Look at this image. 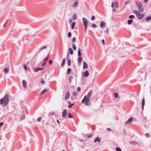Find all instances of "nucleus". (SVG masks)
<instances>
[{"instance_id":"40","label":"nucleus","mask_w":151,"mask_h":151,"mask_svg":"<svg viewBox=\"0 0 151 151\" xmlns=\"http://www.w3.org/2000/svg\"><path fill=\"white\" fill-rule=\"evenodd\" d=\"M134 16L133 15H130L129 16V17L130 19H134Z\"/></svg>"},{"instance_id":"60","label":"nucleus","mask_w":151,"mask_h":151,"mask_svg":"<svg viewBox=\"0 0 151 151\" xmlns=\"http://www.w3.org/2000/svg\"><path fill=\"white\" fill-rule=\"evenodd\" d=\"M72 22V20L71 19H70L69 20H68V22L69 23H71Z\"/></svg>"},{"instance_id":"10","label":"nucleus","mask_w":151,"mask_h":151,"mask_svg":"<svg viewBox=\"0 0 151 151\" xmlns=\"http://www.w3.org/2000/svg\"><path fill=\"white\" fill-rule=\"evenodd\" d=\"M136 4L137 6L138 7V8L142 6L141 3L139 1H137L136 2Z\"/></svg>"},{"instance_id":"62","label":"nucleus","mask_w":151,"mask_h":151,"mask_svg":"<svg viewBox=\"0 0 151 151\" xmlns=\"http://www.w3.org/2000/svg\"><path fill=\"white\" fill-rule=\"evenodd\" d=\"M92 135H93V134H89V135H88V138H90V137H92Z\"/></svg>"},{"instance_id":"1","label":"nucleus","mask_w":151,"mask_h":151,"mask_svg":"<svg viewBox=\"0 0 151 151\" xmlns=\"http://www.w3.org/2000/svg\"><path fill=\"white\" fill-rule=\"evenodd\" d=\"M0 101L1 104L3 105L4 106H6L9 101L8 95L7 94H6L4 96L0 99Z\"/></svg>"},{"instance_id":"12","label":"nucleus","mask_w":151,"mask_h":151,"mask_svg":"<svg viewBox=\"0 0 151 151\" xmlns=\"http://www.w3.org/2000/svg\"><path fill=\"white\" fill-rule=\"evenodd\" d=\"M88 65L87 63L85 61H84L83 62V69H85L87 68Z\"/></svg>"},{"instance_id":"37","label":"nucleus","mask_w":151,"mask_h":151,"mask_svg":"<svg viewBox=\"0 0 151 151\" xmlns=\"http://www.w3.org/2000/svg\"><path fill=\"white\" fill-rule=\"evenodd\" d=\"M34 70L35 72H37L39 70V68H34Z\"/></svg>"},{"instance_id":"2","label":"nucleus","mask_w":151,"mask_h":151,"mask_svg":"<svg viewBox=\"0 0 151 151\" xmlns=\"http://www.w3.org/2000/svg\"><path fill=\"white\" fill-rule=\"evenodd\" d=\"M132 12L135 14L137 17L139 19H142L145 16L144 14H140L136 10H133L132 11Z\"/></svg>"},{"instance_id":"57","label":"nucleus","mask_w":151,"mask_h":151,"mask_svg":"<svg viewBox=\"0 0 151 151\" xmlns=\"http://www.w3.org/2000/svg\"><path fill=\"white\" fill-rule=\"evenodd\" d=\"M114 6V3L112 2L111 3V7L112 8H113Z\"/></svg>"},{"instance_id":"31","label":"nucleus","mask_w":151,"mask_h":151,"mask_svg":"<svg viewBox=\"0 0 151 151\" xmlns=\"http://www.w3.org/2000/svg\"><path fill=\"white\" fill-rule=\"evenodd\" d=\"M71 64V60L70 59H68V66L70 65Z\"/></svg>"},{"instance_id":"22","label":"nucleus","mask_w":151,"mask_h":151,"mask_svg":"<svg viewBox=\"0 0 151 151\" xmlns=\"http://www.w3.org/2000/svg\"><path fill=\"white\" fill-rule=\"evenodd\" d=\"M75 22H73L71 24V28L72 29H74V26L75 24Z\"/></svg>"},{"instance_id":"28","label":"nucleus","mask_w":151,"mask_h":151,"mask_svg":"<svg viewBox=\"0 0 151 151\" xmlns=\"http://www.w3.org/2000/svg\"><path fill=\"white\" fill-rule=\"evenodd\" d=\"M72 48H73V49L74 50H76V45L74 44H72Z\"/></svg>"},{"instance_id":"53","label":"nucleus","mask_w":151,"mask_h":151,"mask_svg":"<svg viewBox=\"0 0 151 151\" xmlns=\"http://www.w3.org/2000/svg\"><path fill=\"white\" fill-rule=\"evenodd\" d=\"M129 2V1H125V3H124V5H127V4H128Z\"/></svg>"},{"instance_id":"7","label":"nucleus","mask_w":151,"mask_h":151,"mask_svg":"<svg viewBox=\"0 0 151 151\" xmlns=\"http://www.w3.org/2000/svg\"><path fill=\"white\" fill-rule=\"evenodd\" d=\"M133 121V119H132L131 118H129L128 120H127V121H126L125 124L126 125L127 124H130L132 121Z\"/></svg>"},{"instance_id":"32","label":"nucleus","mask_w":151,"mask_h":151,"mask_svg":"<svg viewBox=\"0 0 151 151\" xmlns=\"http://www.w3.org/2000/svg\"><path fill=\"white\" fill-rule=\"evenodd\" d=\"M47 91L46 89H44L42 91L41 93V95H42L44 94L45 92Z\"/></svg>"},{"instance_id":"27","label":"nucleus","mask_w":151,"mask_h":151,"mask_svg":"<svg viewBox=\"0 0 151 151\" xmlns=\"http://www.w3.org/2000/svg\"><path fill=\"white\" fill-rule=\"evenodd\" d=\"M146 20L148 21L149 20H151V15L150 16L147 17L146 18Z\"/></svg>"},{"instance_id":"29","label":"nucleus","mask_w":151,"mask_h":151,"mask_svg":"<svg viewBox=\"0 0 151 151\" xmlns=\"http://www.w3.org/2000/svg\"><path fill=\"white\" fill-rule=\"evenodd\" d=\"M71 68H69L68 69L67 71V74H69L71 72Z\"/></svg>"},{"instance_id":"5","label":"nucleus","mask_w":151,"mask_h":151,"mask_svg":"<svg viewBox=\"0 0 151 151\" xmlns=\"http://www.w3.org/2000/svg\"><path fill=\"white\" fill-rule=\"evenodd\" d=\"M82 21L83 22V23L84 25V32H86V29L87 27V21L86 18L85 17H83L82 18Z\"/></svg>"},{"instance_id":"42","label":"nucleus","mask_w":151,"mask_h":151,"mask_svg":"<svg viewBox=\"0 0 151 151\" xmlns=\"http://www.w3.org/2000/svg\"><path fill=\"white\" fill-rule=\"evenodd\" d=\"M47 48V47L46 46H44L40 49V51L42 50L43 49H46Z\"/></svg>"},{"instance_id":"11","label":"nucleus","mask_w":151,"mask_h":151,"mask_svg":"<svg viewBox=\"0 0 151 151\" xmlns=\"http://www.w3.org/2000/svg\"><path fill=\"white\" fill-rule=\"evenodd\" d=\"M70 96V94L68 92H66L65 97V99L66 100L68 99L69 97Z\"/></svg>"},{"instance_id":"45","label":"nucleus","mask_w":151,"mask_h":151,"mask_svg":"<svg viewBox=\"0 0 151 151\" xmlns=\"http://www.w3.org/2000/svg\"><path fill=\"white\" fill-rule=\"evenodd\" d=\"M76 39L75 37H73V38L72 39V42H76Z\"/></svg>"},{"instance_id":"20","label":"nucleus","mask_w":151,"mask_h":151,"mask_svg":"<svg viewBox=\"0 0 151 151\" xmlns=\"http://www.w3.org/2000/svg\"><path fill=\"white\" fill-rule=\"evenodd\" d=\"M68 50L69 53L71 55H72L73 54V51L71 48H69L68 49Z\"/></svg>"},{"instance_id":"6","label":"nucleus","mask_w":151,"mask_h":151,"mask_svg":"<svg viewBox=\"0 0 151 151\" xmlns=\"http://www.w3.org/2000/svg\"><path fill=\"white\" fill-rule=\"evenodd\" d=\"M100 26L101 28H104L106 27V24L104 22L102 21L100 24Z\"/></svg>"},{"instance_id":"34","label":"nucleus","mask_w":151,"mask_h":151,"mask_svg":"<svg viewBox=\"0 0 151 151\" xmlns=\"http://www.w3.org/2000/svg\"><path fill=\"white\" fill-rule=\"evenodd\" d=\"M73 117V116L70 113H69L68 114V117L69 118H71Z\"/></svg>"},{"instance_id":"8","label":"nucleus","mask_w":151,"mask_h":151,"mask_svg":"<svg viewBox=\"0 0 151 151\" xmlns=\"http://www.w3.org/2000/svg\"><path fill=\"white\" fill-rule=\"evenodd\" d=\"M22 83L23 87L24 88H26L27 86V83L26 81L24 80L22 81Z\"/></svg>"},{"instance_id":"39","label":"nucleus","mask_w":151,"mask_h":151,"mask_svg":"<svg viewBox=\"0 0 151 151\" xmlns=\"http://www.w3.org/2000/svg\"><path fill=\"white\" fill-rule=\"evenodd\" d=\"M116 151H122L121 149L119 147H116Z\"/></svg>"},{"instance_id":"61","label":"nucleus","mask_w":151,"mask_h":151,"mask_svg":"<svg viewBox=\"0 0 151 151\" xmlns=\"http://www.w3.org/2000/svg\"><path fill=\"white\" fill-rule=\"evenodd\" d=\"M101 41L102 42V44H103V45H104V44H105V42H104V40L102 39V40H101Z\"/></svg>"},{"instance_id":"4","label":"nucleus","mask_w":151,"mask_h":151,"mask_svg":"<svg viewBox=\"0 0 151 151\" xmlns=\"http://www.w3.org/2000/svg\"><path fill=\"white\" fill-rule=\"evenodd\" d=\"M89 99L86 96H85L84 99L82 101V103H84V104L86 106H88L89 104H88V101H89Z\"/></svg>"},{"instance_id":"35","label":"nucleus","mask_w":151,"mask_h":151,"mask_svg":"<svg viewBox=\"0 0 151 151\" xmlns=\"http://www.w3.org/2000/svg\"><path fill=\"white\" fill-rule=\"evenodd\" d=\"M145 136L147 138H149L150 137V134L148 133H146L145 134Z\"/></svg>"},{"instance_id":"19","label":"nucleus","mask_w":151,"mask_h":151,"mask_svg":"<svg viewBox=\"0 0 151 151\" xmlns=\"http://www.w3.org/2000/svg\"><path fill=\"white\" fill-rule=\"evenodd\" d=\"M138 8L139 11L141 12H142L144 11V9L142 7V6L140 7H139Z\"/></svg>"},{"instance_id":"47","label":"nucleus","mask_w":151,"mask_h":151,"mask_svg":"<svg viewBox=\"0 0 151 151\" xmlns=\"http://www.w3.org/2000/svg\"><path fill=\"white\" fill-rule=\"evenodd\" d=\"M48 59V56H47L43 60L44 61H47Z\"/></svg>"},{"instance_id":"9","label":"nucleus","mask_w":151,"mask_h":151,"mask_svg":"<svg viewBox=\"0 0 151 151\" xmlns=\"http://www.w3.org/2000/svg\"><path fill=\"white\" fill-rule=\"evenodd\" d=\"M145 104V99L144 98H143L142 100V110H143V109H144V106Z\"/></svg>"},{"instance_id":"50","label":"nucleus","mask_w":151,"mask_h":151,"mask_svg":"<svg viewBox=\"0 0 151 151\" xmlns=\"http://www.w3.org/2000/svg\"><path fill=\"white\" fill-rule=\"evenodd\" d=\"M92 27L93 28H96V24H93L92 25Z\"/></svg>"},{"instance_id":"21","label":"nucleus","mask_w":151,"mask_h":151,"mask_svg":"<svg viewBox=\"0 0 151 151\" xmlns=\"http://www.w3.org/2000/svg\"><path fill=\"white\" fill-rule=\"evenodd\" d=\"M89 73L88 71L87 70L86 71L84 74V76L86 77H87L89 76Z\"/></svg>"},{"instance_id":"36","label":"nucleus","mask_w":151,"mask_h":151,"mask_svg":"<svg viewBox=\"0 0 151 151\" xmlns=\"http://www.w3.org/2000/svg\"><path fill=\"white\" fill-rule=\"evenodd\" d=\"M114 4H115V5L116 6L115 8H118V2H117L115 1L114 2Z\"/></svg>"},{"instance_id":"13","label":"nucleus","mask_w":151,"mask_h":151,"mask_svg":"<svg viewBox=\"0 0 151 151\" xmlns=\"http://www.w3.org/2000/svg\"><path fill=\"white\" fill-rule=\"evenodd\" d=\"M67 114V110L66 109H65L63 110L62 113V117H64Z\"/></svg>"},{"instance_id":"58","label":"nucleus","mask_w":151,"mask_h":151,"mask_svg":"<svg viewBox=\"0 0 151 151\" xmlns=\"http://www.w3.org/2000/svg\"><path fill=\"white\" fill-rule=\"evenodd\" d=\"M44 68H45V67L42 68H39V70H42Z\"/></svg>"},{"instance_id":"46","label":"nucleus","mask_w":151,"mask_h":151,"mask_svg":"<svg viewBox=\"0 0 151 151\" xmlns=\"http://www.w3.org/2000/svg\"><path fill=\"white\" fill-rule=\"evenodd\" d=\"M74 104H70L68 106L69 108H71L72 106Z\"/></svg>"},{"instance_id":"49","label":"nucleus","mask_w":151,"mask_h":151,"mask_svg":"<svg viewBox=\"0 0 151 151\" xmlns=\"http://www.w3.org/2000/svg\"><path fill=\"white\" fill-rule=\"evenodd\" d=\"M95 19V17L93 15L91 17V20H93L94 19Z\"/></svg>"},{"instance_id":"15","label":"nucleus","mask_w":151,"mask_h":151,"mask_svg":"<svg viewBox=\"0 0 151 151\" xmlns=\"http://www.w3.org/2000/svg\"><path fill=\"white\" fill-rule=\"evenodd\" d=\"M92 91L91 90L88 93L87 95V96H86L87 97V98H88L89 97H90L91 96L92 94Z\"/></svg>"},{"instance_id":"24","label":"nucleus","mask_w":151,"mask_h":151,"mask_svg":"<svg viewBox=\"0 0 151 151\" xmlns=\"http://www.w3.org/2000/svg\"><path fill=\"white\" fill-rule=\"evenodd\" d=\"M79 57L78 58V63L80 62L82 59V58L81 56H78Z\"/></svg>"},{"instance_id":"51","label":"nucleus","mask_w":151,"mask_h":151,"mask_svg":"<svg viewBox=\"0 0 151 151\" xmlns=\"http://www.w3.org/2000/svg\"><path fill=\"white\" fill-rule=\"evenodd\" d=\"M23 67L26 70H27V68L26 64H24V65H23Z\"/></svg>"},{"instance_id":"26","label":"nucleus","mask_w":151,"mask_h":151,"mask_svg":"<svg viewBox=\"0 0 151 151\" xmlns=\"http://www.w3.org/2000/svg\"><path fill=\"white\" fill-rule=\"evenodd\" d=\"M76 17V15L75 13H74L72 17V19L73 20H74Z\"/></svg>"},{"instance_id":"43","label":"nucleus","mask_w":151,"mask_h":151,"mask_svg":"<svg viewBox=\"0 0 151 151\" xmlns=\"http://www.w3.org/2000/svg\"><path fill=\"white\" fill-rule=\"evenodd\" d=\"M42 118L41 117H39L37 120V121L38 122H40L41 121V120Z\"/></svg>"},{"instance_id":"3","label":"nucleus","mask_w":151,"mask_h":151,"mask_svg":"<svg viewBox=\"0 0 151 151\" xmlns=\"http://www.w3.org/2000/svg\"><path fill=\"white\" fill-rule=\"evenodd\" d=\"M147 75V72L145 70H141L139 76L141 79H145Z\"/></svg>"},{"instance_id":"14","label":"nucleus","mask_w":151,"mask_h":151,"mask_svg":"<svg viewBox=\"0 0 151 151\" xmlns=\"http://www.w3.org/2000/svg\"><path fill=\"white\" fill-rule=\"evenodd\" d=\"M129 144L131 145H136L137 144V142L135 141H131L129 142Z\"/></svg>"},{"instance_id":"64","label":"nucleus","mask_w":151,"mask_h":151,"mask_svg":"<svg viewBox=\"0 0 151 151\" xmlns=\"http://www.w3.org/2000/svg\"><path fill=\"white\" fill-rule=\"evenodd\" d=\"M108 32H109V30L108 29H107L106 30V32L107 33H108Z\"/></svg>"},{"instance_id":"48","label":"nucleus","mask_w":151,"mask_h":151,"mask_svg":"<svg viewBox=\"0 0 151 151\" xmlns=\"http://www.w3.org/2000/svg\"><path fill=\"white\" fill-rule=\"evenodd\" d=\"M71 33L70 32H69L68 33V37H70L71 36Z\"/></svg>"},{"instance_id":"54","label":"nucleus","mask_w":151,"mask_h":151,"mask_svg":"<svg viewBox=\"0 0 151 151\" xmlns=\"http://www.w3.org/2000/svg\"><path fill=\"white\" fill-rule=\"evenodd\" d=\"M81 88L80 87H78L77 88V91L78 92H79L81 90Z\"/></svg>"},{"instance_id":"41","label":"nucleus","mask_w":151,"mask_h":151,"mask_svg":"<svg viewBox=\"0 0 151 151\" xmlns=\"http://www.w3.org/2000/svg\"><path fill=\"white\" fill-rule=\"evenodd\" d=\"M114 96L116 98H117L118 97V94L116 93H114Z\"/></svg>"},{"instance_id":"23","label":"nucleus","mask_w":151,"mask_h":151,"mask_svg":"<svg viewBox=\"0 0 151 151\" xmlns=\"http://www.w3.org/2000/svg\"><path fill=\"white\" fill-rule=\"evenodd\" d=\"M133 22V21L132 19H130L127 21V23L129 25L131 24Z\"/></svg>"},{"instance_id":"52","label":"nucleus","mask_w":151,"mask_h":151,"mask_svg":"<svg viewBox=\"0 0 151 151\" xmlns=\"http://www.w3.org/2000/svg\"><path fill=\"white\" fill-rule=\"evenodd\" d=\"M7 22H8L7 20V21L5 23V24H4V26H3V27H5L6 26V25L7 24Z\"/></svg>"},{"instance_id":"16","label":"nucleus","mask_w":151,"mask_h":151,"mask_svg":"<svg viewBox=\"0 0 151 151\" xmlns=\"http://www.w3.org/2000/svg\"><path fill=\"white\" fill-rule=\"evenodd\" d=\"M100 142V139L99 137H96L95 139L94 142Z\"/></svg>"},{"instance_id":"17","label":"nucleus","mask_w":151,"mask_h":151,"mask_svg":"<svg viewBox=\"0 0 151 151\" xmlns=\"http://www.w3.org/2000/svg\"><path fill=\"white\" fill-rule=\"evenodd\" d=\"M9 70V69L8 68L5 67L4 68V72L5 73H8Z\"/></svg>"},{"instance_id":"63","label":"nucleus","mask_w":151,"mask_h":151,"mask_svg":"<svg viewBox=\"0 0 151 151\" xmlns=\"http://www.w3.org/2000/svg\"><path fill=\"white\" fill-rule=\"evenodd\" d=\"M106 130L109 131H111V129L109 128H107Z\"/></svg>"},{"instance_id":"56","label":"nucleus","mask_w":151,"mask_h":151,"mask_svg":"<svg viewBox=\"0 0 151 151\" xmlns=\"http://www.w3.org/2000/svg\"><path fill=\"white\" fill-rule=\"evenodd\" d=\"M46 64V62H43L42 64V66H44Z\"/></svg>"},{"instance_id":"38","label":"nucleus","mask_w":151,"mask_h":151,"mask_svg":"<svg viewBox=\"0 0 151 151\" xmlns=\"http://www.w3.org/2000/svg\"><path fill=\"white\" fill-rule=\"evenodd\" d=\"M25 118V116L24 115H22L20 117V119L21 120Z\"/></svg>"},{"instance_id":"30","label":"nucleus","mask_w":151,"mask_h":151,"mask_svg":"<svg viewBox=\"0 0 151 151\" xmlns=\"http://www.w3.org/2000/svg\"><path fill=\"white\" fill-rule=\"evenodd\" d=\"M65 58H63L62 60V63L61 65V66H63L65 63Z\"/></svg>"},{"instance_id":"25","label":"nucleus","mask_w":151,"mask_h":151,"mask_svg":"<svg viewBox=\"0 0 151 151\" xmlns=\"http://www.w3.org/2000/svg\"><path fill=\"white\" fill-rule=\"evenodd\" d=\"M78 56H81V50L80 48L78 49Z\"/></svg>"},{"instance_id":"18","label":"nucleus","mask_w":151,"mask_h":151,"mask_svg":"<svg viewBox=\"0 0 151 151\" xmlns=\"http://www.w3.org/2000/svg\"><path fill=\"white\" fill-rule=\"evenodd\" d=\"M78 2L77 1H75L74 4L73 5V7H75L77 6L78 5Z\"/></svg>"},{"instance_id":"59","label":"nucleus","mask_w":151,"mask_h":151,"mask_svg":"<svg viewBox=\"0 0 151 151\" xmlns=\"http://www.w3.org/2000/svg\"><path fill=\"white\" fill-rule=\"evenodd\" d=\"M41 83L43 84L44 83V81L42 79L41 80V82H40Z\"/></svg>"},{"instance_id":"55","label":"nucleus","mask_w":151,"mask_h":151,"mask_svg":"<svg viewBox=\"0 0 151 151\" xmlns=\"http://www.w3.org/2000/svg\"><path fill=\"white\" fill-rule=\"evenodd\" d=\"M52 60H50L49 62V63L50 65H51L52 63Z\"/></svg>"},{"instance_id":"44","label":"nucleus","mask_w":151,"mask_h":151,"mask_svg":"<svg viewBox=\"0 0 151 151\" xmlns=\"http://www.w3.org/2000/svg\"><path fill=\"white\" fill-rule=\"evenodd\" d=\"M73 96H76L77 94V93L76 92V91H73Z\"/></svg>"},{"instance_id":"33","label":"nucleus","mask_w":151,"mask_h":151,"mask_svg":"<svg viewBox=\"0 0 151 151\" xmlns=\"http://www.w3.org/2000/svg\"><path fill=\"white\" fill-rule=\"evenodd\" d=\"M73 78V77L72 76H70L69 77V80L70 83L71 82V80Z\"/></svg>"}]
</instances>
